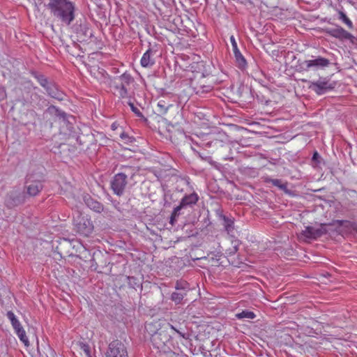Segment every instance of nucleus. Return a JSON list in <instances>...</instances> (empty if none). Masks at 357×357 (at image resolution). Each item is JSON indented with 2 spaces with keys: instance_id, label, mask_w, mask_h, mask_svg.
I'll return each mask as SVG.
<instances>
[{
  "instance_id": "f257e3e1",
  "label": "nucleus",
  "mask_w": 357,
  "mask_h": 357,
  "mask_svg": "<svg viewBox=\"0 0 357 357\" xmlns=\"http://www.w3.org/2000/svg\"><path fill=\"white\" fill-rule=\"evenodd\" d=\"M146 330L151 335L153 347L160 351V357H178L172 351L175 347L173 334L177 333L182 338H185V334L174 328L171 324L161 325L158 321L146 324Z\"/></svg>"
},
{
  "instance_id": "f03ea898",
  "label": "nucleus",
  "mask_w": 357,
  "mask_h": 357,
  "mask_svg": "<svg viewBox=\"0 0 357 357\" xmlns=\"http://www.w3.org/2000/svg\"><path fill=\"white\" fill-rule=\"evenodd\" d=\"M53 16L65 25H70L75 20V3L68 0H50L47 4Z\"/></svg>"
},
{
  "instance_id": "7ed1b4c3",
  "label": "nucleus",
  "mask_w": 357,
  "mask_h": 357,
  "mask_svg": "<svg viewBox=\"0 0 357 357\" xmlns=\"http://www.w3.org/2000/svg\"><path fill=\"white\" fill-rule=\"evenodd\" d=\"M94 224L87 215L78 214L74 218V229L79 235L89 236L94 231Z\"/></svg>"
},
{
  "instance_id": "20e7f679",
  "label": "nucleus",
  "mask_w": 357,
  "mask_h": 357,
  "mask_svg": "<svg viewBox=\"0 0 357 357\" xmlns=\"http://www.w3.org/2000/svg\"><path fill=\"white\" fill-rule=\"evenodd\" d=\"M104 357H128L126 346L120 340H113L109 343Z\"/></svg>"
},
{
  "instance_id": "39448f33",
  "label": "nucleus",
  "mask_w": 357,
  "mask_h": 357,
  "mask_svg": "<svg viewBox=\"0 0 357 357\" xmlns=\"http://www.w3.org/2000/svg\"><path fill=\"white\" fill-rule=\"evenodd\" d=\"M7 317L10 321L12 326L13 327V329L15 331L16 335L19 337L21 342L24 343V344L26 347L29 346V339L27 337V335L26 334V331L21 326V324L17 319V318L15 317V314L13 312V311H8L6 314Z\"/></svg>"
},
{
  "instance_id": "423d86ee",
  "label": "nucleus",
  "mask_w": 357,
  "mask_h": 357,
  "mask_svg": "<svg viewBox=\"0 0 357 357\" xmlns=\"http://www.w3.org/2000/svg\"><path fill=\"white\" fill-rule=\"evenodd\" d=\"M330 61L328 59H326L324 57H321L319 56L317 58L312 59H307V61H304L303 62L299 64L300 68L302 70H310L311 68L312 70H319V68H324L325 67H328L329 66Z\"/></svg>"
},
{
  "instance_id": "0eeeda50",
  "label": "nucleus",
  "mask_w": 357,
  "mask_h": 357,
  "mask_svg": "<svg viewBox=\"0 0 357 357\" xmlns=\"http://www.w3.org/2000/svg\"><path fill=\"white\" fill-rule=\"evenodd\" d=\"M204 67L203 63H195L194 66H191V73L192 75H188L189 79L191 81V84L195 88V90H197V92H199L200 90L202 91H208V89H205L204 86H198V82H197V79H204L205 75L204 73L202 71V68Z\"/></svg>"
},
{
  "instance_id": "6e6552de",
  "label": "nucleus",
  "mask_w": 357,
  "mask_h": 357,
  "mask_svg": "<svg viewBox=\"0 0 357 357\" xmlns=\"http://www.w3.org/2000/svg\"><path fill=\"white\" fill-rule=\"evenodd\" d=\"M43 176H40L38 178L34 174H29L26 178V191L31 196H36L40 193L43 188L42 184Z\"/></svg>"
},
{
  "instance_id": "1a4fd4ad",
  "label": "nucleus",
  "mask_w": 357,
  "mask_h": 357,
  "mask_svg": "<svg viewBox=\"0 0 357 357\" xmlns=\"http://www.w3.org/2000/svg\"><path fill=\"white\" fill-rule=\"evenodd\" d=\"M335 86V82H331L326 78H321L317 82H312L310 88L318 95L331 91Z\"/></svg>"
},
{
  "instance_id": "9d476101",
  "label": "nucleus",
  "mask_w": 357,
  "mask_h": 357,
  "mask_svg": "<svg viewBox=\"0 0 357 357\" xmlns=\"http://www.w3.org/2000/svg\"><path fill=\"white\" fill-rule=\"evenodd\" d=\"M130 77L126 75L120 76L114 82V94L124 98L128 95L127 86L130 83Z\"/></svg>"
},
{
  "instance_id": "9b49d317",
  "label": "nucleus",
  "mask_w": 357,
  "mask_h": 357,
  "mask_svg": "<svg viewBox=\"0 0 357 357\" xmlns=\"http://www.w3.org/2000/svg\"><path fill=\"white\" fill-rule=\"evenodd\" d=\"M127 185V176L123 173L116 174L113 178L111 183L114 193L117 195H123Z\"/></svg>"
},
{
  "instance_id": "f8f14e48",
  "label": "nucleus",
  "mask_w": 357,
  "mask_h": 357,
  "mask_svg": "<svg viewBox=\"0 0 357 357\" xmlns=\"http://www.w3.org/2000/svg\"><path fill=\"white\" fill-rule=\"evenodd\" d=\"M327 33L331 35V37H334L340 40L348 39L352 41L354 38L351 33H349L348 31L344 30V29L340 26L335 29H328Z\"/></svg>"
},
{
  "instance_id": "ddd939ff",
  "label": "nucleus",
  "mask_w": 357,
  "mask_h": 357,
  "mask_svg": "<svg viewBox=\"0 0 357 357\" xmlns=\"http://www.w3.org/2000/svg\"><path fill=\"white\" fill-rule=\"evenodd\" d=\"M326 231L322 227H306L305 230L302 231L301 235L306 239H317V238L321 236Z\"/></svg>"
},
{
  "instance_id": "4468645a",
  "label": "nucleus",
  "mask_w": 357,
  "mask_h": 357,
  "mask_svg": "<svg viewBox=\"0 0 357 357\" xmlns=\"http://www.w3.org/2000/svg\"><path fill=\"white\" fill-rule=\"evenodd\" d=\"M140 63L142 67L153 66L155 61L152 56V51L151 50H146L143 54Z\"/></svg>"
},
{
  "instance_id": "2eb2a0df",
  "label": "nucleus",
  "mask_w": 357,
  "mask_h": 357,
  "mask_svg": "<svg viewBox=\"0 0 357 357\" xmlns=\"http://www.w3.org/2000/svg\"><path fill=\"white\" fill-rule=\"evenodd\" d=\"M198 194L193 192L190 195H185L183 199H181V206L186 207L188 206H192V204L198 202Z\"/></svg>"
},
{
  "instance_id": "dca6fc26",
  "label": "nucleus",
  "mask_w": 357,
  "mask_h": 357,
  "mask_svg": "<svg viewBox=\"0 0 357 357\" xmlns=\"http://www.w3.org/2000/svg\"><path fill=\"white\" fill-rule=\"evenodd\" d=\"M76 347L81 351V355L83 353L86 357H92L91 347L89 344L84 342H78L76 343Z\"/></svg>"
},
{
  "instance_id": "f3484780",
  "label": "nucleus",
  "mask_w": 357,
  "mask_h": 357,
  "mask_svg": "<svg viewBox=\"0 0 357 357\" xmlns=\"http://www.w3.org/2000/svg\"><path fill=\"white\" fill-rule=\"evenodd\" d=\"M235 55L236 62L237 63V66L240 68H245L247 66V62L244 58V56L241 53L239 49L234 52Z\"/></svg>"
},
{
  "instance_id": "a211bd4d",
  "label": "nucleus",
  "mask_w": 357,
  "mask_h": 357,
  "mask_svg": "<svg viewBox=\"0 0 357 357\" xmlns=\"http://www.w3.org/2000/svg\"><path fill=\"white\" fill-rule=\"evenodd\" d=\"M338 18L340 20H341L342 22H343L344 23V24H346V26L348 27L349 29H352L353 27H354V25L352 24V22L351 20H349V18L347 16V15L342 12V11H339L338 12Z\"/></svg>"
},
{
  "instance_id": "6ab92c4d",
  "label": "nucleus",
  "mask_w": 357,
  "mask_h": 357,
  "mask_svg": "<svg viewBox=\"0 0 357 357\" xmlns=\"http://www.w3.org/2000/svg\"><path fill=\"white\" fill-rule=\"evenodd\" d=\"M236 317L238 319H255L256 318V314L253 311L243 310L241 312L236 314Z\"/></svg>"
},
{
  "instance_id": "aec40b11",
  "label": "nucleus",
  "mask_w": 357,
  "mask_h": 357,
  "mask_svg": "<svg viewBox=\"0 0 357 357\" xmlns=\"http://www.w3.org/2000/svg\"><path fill=\"white\" fill-rule=\"evenodd\" d=\"M175 288L176 290H180L181 292H185V295L190 289L188 282L183 280L177 281Z\"/></svg>"
},
{
  "instance_id": "412c9836",
  "label": "nucleus",
  "mask_w": 357,
  "mask_h": 357,
  "mask_svg": "<svg viewBox=\"0 0 357 357\" xmlns=\"http://www.w3.org/2000/svg\"><path fill=\"white\" fill-rule=\"evenodd\" d=\"M185 295V292H181L180 290H177L176 292H173L172 294L171 299L176 303H180L183 301Z\"/></svg>"
},
{
  "instance_id": "4be33fe9",
  "label": "nucleus",
  "mask_w": 357,
  "mask_h": 357,
  "mask_svg": "<svg viewBox=\"0 0 357 357\" xmlns=\"http://www.w3.org/2000/svg\"><path fill=\"white\" fill-rule=\"evenodd\" d=\"M266 181L271 183V184L274 186L278 187L280 190H286L287 188V184L282 182V181L279 180V178H269Z\"/></svg>"
},
{
  "instance_id": "5701e85b",
  "label": "nucleus",
  "mask_w": 357,
  "mask_h": 357,
  "mask_svg": "<svg viewBox=\"0 0 357 357\" xmlns=\"http://www.w3.org/2000/svg\"><path fill=\"white\" fill-rule=\"evenodd\" d=\"M87 205L89 207H91L93 210H94L95 211H98V212L101 211V210L102 208L101 204L98 202L88 201Z\"/></svg>"
},
{
  "instance_id": "b1692460",
  "label": "nucleus",
  "mask_w": 357,
  "mask_h": 357,
  "mask_svg": "<svg viewBox=\"0 0 357 357\" xmlns=\"http://www.w3.org/2000/svg\"><path fill=\"white\" fill-rule=\"evenodd\" d=\"M182 208H183V206H181V202H180L179 206H177L176 207H175L172 212V214L171 215V222H173L174 218H175L176 216H177L178 215V213H179L180 210L182 209Z\"/></svg>"
},
{
  "instance_id": "393cba45",
  "label": "nucleus",
  "mask_w": 357,
  "mask_h": 357,
  "mask_svg": "<svg viewBox=\"0 0 357 357\" xmlns=\"http://www.w3.org/2000/svg\"><path fill=\"white\" fill-rule=\"evenodd\" d=\"M129 105L130 107V108L132 109V111L133 112H135V115L137 116H142V112L139 110V108L137 107H135V106L134 105L133 103L132 102H129Z\"/></svg>"
},
{
  "instance_id": "a878e982",
  "label": "nucleus",
  "mask_w": 357,
  "mask_h": 357,
  "mask_svg": "<svg viewBox=\"0 0 357 357\" xmlns=\"http://www.w3.org/2000/svg\"><path fill=\"white\" fill-rule=\"evenodd\" d=\"M230 41L231 43L233 51L235 52L236 50H238L237 43L236 42V38H234V36H233V35H231L230 37Z\"/></svg>"
},
{
  "instance_id": "bb28decb",
  "label": "nucleus",
  "mask_w": 357,
  "mask_h": 357,
  "mask_svg": "<svg viewBox=\"0 0 357 357\" xmlns=\"http://www.w3.org/2000/svg\"><path fill=\"white\" fill-rule=\"evenodd\" d=\"M233 224H234V222H232V220H229V222H227V224L225 226V228L227 231L229 232L231 231V228H233Z\"/></svg>"
},
{
  "instance_id": "cd10ccee",
  "label": "nucleus",
  "mask_w": 357,
  "mask_h": 357,
  "mask_svg": "<svg viewBox=\"0 0 357 357\" xmlns=\"http://www.w3.org/2000/svg\"><path fill=\"white\" fill-rule=\"evenodd\" d=\"M2 293H3V295H6V297L10 298V293H9V291H8V290H6V289H2Z\"/></svg>"
},
{
  "instance_id": "c85d7f7f",
  "label": "nucleus",
  "mask_w": 357,
  "mask_h": 357,
  "mask_svg": "<svg viewBox=\"0 0 357 357\" xmlns=\"http://www.w3.org/2000/svg\"><path fill=\"white\" fill-rule=\"evenodd\" d=\"M47 82L46 79H42L40 81V85L43 86H45Z\"/></svg>"
},
{
  "instance_id": "c756f323",
  "label": "nucleus",
  "mask_w": 357,
  "mask_h": 357,
  "mask_svg": "<svg viewBox=\"0 0 357 357\" xmlns=\"http://www.w3.org/2000/svg\"><path fill=\"white\" fill-rule=\"evenodd\" d=\"M116 128L117 127L116 123L112 124V129L115 130Z\"/></svg>"
},
{
  "instance_id": "7c9ffc66",
  "label": "nucleus",
  "mask_w": 357,
  "mask_h": 357,
  "mask_svg": "<svg viewBox=\"0 0 357 357\" xmlns=\"http://www.w3.org/2000/svg\"><path fill=\"white\" fill-rule=\"evenodd\" d=\"M126 137H127V135H126V133L122 132V133L121 134V137L122 139H124V138H126Z\"/></svg>"
},
{
  "instance_id": "2f4dec72",
  "label": "nucleus",
  "mask_w": 357,
  "mask_h": 357,
  "mask_svg": "<svg viewBox=\"0 0 357 357\" xmlns=\"http://www.w3.org/2000/svg\"><path fill=\"white\" fill-rule=\"evenodd\" d=\"M237 250H238V248L236 247V245H235L234 247L233 251L230 252V253L236 252Z\"/></svg>"
},
{
  "instance_id": "473e14b6",
  "label": "nucleus",
  "mask_w": 357,
  "mask_h": 357,
  "mask_svg": "<svg viewBox=\"0 0 357 357\" xmlns=\"http://www.w3.org/2000/svg\"><path fill=\"white\" fill-rule=\"evenodd\" d=\"M1 96V98H4V96H5V91H1V96Z\"/></svg>"
},
{
  "instance_id": "72a5a7b5",
  "label": "nucleus",
  "mask_w": 357,
  "mask_h": 357,
  "mask_svg": "<svg viewBox=\"0 0 357 357\" xmlns=\"http://www.w3.org/2000/svg\"><path fill=\"white\" fill-rule=\"evenodd\" d=\"M0 302L1 303H3V301L2 298H1V293H0Z\"/></svg>"
},
{
  "instance_id": "f704fd0d",
  "label": "nucleus",
  "mask_w": 357,
  "mask_h": 357,
  "mask_svg": "<svg viewBox=\"0 0 357 357\" xmlns=\"http://www.w3.org/2000/svg\"><path fill=\"white\" fill-rule=\"evenodd\" d=\"M317 155H318V153H314V158H317Z\"/></svg>"
},
{
  "instance_id": "c9c22d12",
  "label": "nucleus",
  "mask_w": 357,
  "mask_h": 357,
  "mask_svg": "<svg viewBox=\"0 0 357 357\" xmlns=\"http://www.w3.org/2000/svg\"><path fill=\"white\" fill-rule=\"evenodd\" d=\"M158 107H161V104H160V102H159V103L158 104Z\"/></svg>"
}]
</instances>
